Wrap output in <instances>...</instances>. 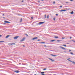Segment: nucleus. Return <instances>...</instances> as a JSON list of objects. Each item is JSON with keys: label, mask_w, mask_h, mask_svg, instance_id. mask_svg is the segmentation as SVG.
Listing matches in <instances>:
<instances>
[{"label": "nucleus", "mask_w": 75, "mask_h": 75, "mask_svg": "<svg viewBox=\"0 0 75 75\" xmlns=\"http://www.w3.org/2000/svg\"><path fill=\"white\" fill-rule=\"evenodd\" d=\"M45 23V22H40L39 23H37L36 24L37 25H38V24L39 25H41V24H43L44 23Z\"/></svg>", "instance_id": "1"}, {"label": "nucleus", "mask_w": 75, "mask_h": 75, "mask_svg": "<svg viewBox=\"0 0 75 75\" xmlns=\"http://www.w3.org/2000/svg\"><path fill=\"white\" fill-rule=\"evenodd\" d=\"M25 39V37H24L21 40H20L21 42H22V41H24V40Z\"/></svg>", "instance_id": "2"}, {"label": "nucleus", "mask_w": 75, "mask_h": 75, "mask_svg": "<svg viewBox=\"0 0 75 75\" xmlns=\"http://www.w3.org/2000/svg\"><path fill=\"white\" fill-rule=\"evenodd\" d=\"M8 45H15L16 43H9L8 44Z\"/></svg>", "instance_id": "3"}, {"label": "nucleus", "mask_w": 75, "mask_h": 75, "mask_svg": "<svg viewBox=\"0 0 75 75\" xmlns=\"http://www.w3.org/2000/svg\"><path fill=\"white\" fill-rule=\"evenodd\" d=\"M19 36H16L14 38V39H15V40H16V39H17V38H18Z\"/></svg>", "instance_id": "4"}, {"label": "nucleus", "mask_w": 75, "mask_h": 75, "mask_svg": "<svg viewBox=\"0 0 75 75\" xmlns=\"http://www.w3.org/2000/svg\"><path fill=\"white\" fill-rule=\"evenodd\" d=\"M6 23H10V22H8V21H4Z\"/></svg>", "instance_id": "5"}, {"label": "nucleus", "mask_w": 75, "mask_h": 75, "mask_svg": "<svg viewBox=\"0 0 75 75\" xmlns=\"http://www.w3.org/2000/svg\"><path fill=\"white\" fill-rule=\"evenodd\" d=\"M49 59H50V60L51 61H52V62H54V61H55L54 60H53L51 58H49Z\"/></svg>", "instance_id": "6"}, {"label": "nucleus", "mask_w": 75, "mask_h": 75, "mask_svg": "<svg viewBox=\"0 0 75 75\" xmlns=\"http://www.w3.org/2000/svg\"><path fill=\"white\" fill-rule=\"evenodd\" d=\"M60 47L61 48H62V50H66L65 49L64 47L62 46H60Z\"/></svg>", "instance_id": "7"}, {"label": "nucleus", "mask_w": 75, "mask_h": 75, "mask_svg": "<svg viewBox=\"0 0 75 75\" xmlns=\"http://www.w3.org/2000/svg\"><path fill=\"white\" fill-rule=\"evenodd\" d=\"M36 39H37V37L33 38L32 40H35Z\"/></svg>", "instance_id": "8"}, {"label": "nucleus", "mask_w": 75, "mask_h": 75, "mask_svg": "<svg viewBox=\"0 0 75 75\" xmlns=\"http://www.w3.org/2000/svg\"><path fill=\"white\" fill-rule=\"evenodd\" d=\"M67 10H62L60 11H67Z\"/></svg>", "instance_id": "9"}, {"label": "nucleus", "mask_w": 75, "mask_h": 75, "mask_svg": "<svg viewBox=\"0 0 75 75\" xmlns=\"http://www.w3.org/2000/svg\"><path fill=\"white\" fill-rule=\"evenodd\" d=\"M14 72H16V73H18V72H19V71L18 70V71H14Z\"/></svg>", "instance_id": "10"}, {"label": "nucleus", "mask_w": 75, "mask_h": 75, "mask_svg": "<svg viewBox=\"0 0 75 75\" xmlns=\"http://www.w3.org/2000/svg\"><path fill=\"white\" fill-rule=\"evenodd\" d=\"M51 55H52V56H53V57H56L57 56V55H54L53 54H51Z\"/></svg>", "instance_id": "11"}, {"label": "nucleus", "mask_w": 75, "mask_h": 75, "mask_svg": "<svg viewBox=\"0 0 75 75\" xmlns=\"http://www.w3.org/2000/svg\"><path fill=\"white\" fill-rule=\"evenodd\" d=\"M9 36H10L9 35H7L6 37V38H8L9 37Z\"/></svg>", "instance_id": "12"}, {"label": "nucleus", "mask_w": 75, "mask_h": 75, "mask_svg": "<svg viewBox=\"0 0 75 75\" xmlns=\"http://www.w3.org/2000/svg\"><path fill=\"white\" fill-rule=\"evenodd\" d=\"M70 13L71 14H74V12L73 11L72 12Z\"/></svg>", "instance_id": "13"}, {"label": "nucleus", "mask_w": 75, "mask_h": 75, "mask_svg": "<svg viewBox=\"0 0 75 75\" xmlns=\"http://www.w3.org/2000/svg\"><path fill=\"white\" fill-rule=\"evenodd\" d=\"M55 41V40H51V41L52 42H54V41Z\"/></svg>", "instance_id": "14"}, {"label": "nucleus", "mask_w": 75, "mask_h": 75, "mask_svg": "<svg viewBox=\"0 0 75 75\" xmlns=\"http://www.w3.org/2000/svg\"><path fill=\"white\" fill-rule=\"evenodd\" d=\"M57 41L58 42H60V41H62V40H57Z\"/></svg>", "instance_id": "15"}, {"label": "nucleus", "mask_w": 75, "mask_h": 75, "mask_svg": "<svg viewBox=\"0 0 75 75\" xmlns=\"http://www.w3.org/2000/svg\"><path fill=\"white\" fill-rule=\"evenodd\" d=\"M71 62H72V63H73V64H75V62H74V61H71Z\"/></svg>", "instance_id": "16"}, {"label": "nucleus", "mask_w": 75, "mask_h": 75, "mask_svg": "<svg viewBox=\"0 0 75 75\" xmlns=\"http://www.w3.org/2000/svg\"><path fill=\"white\" fill-rule=\"evenodd\" d=\"M40 43H41V44H42V43H43V44H45V42H40Z\"/></svg>", "instance_id": "17"}, {"label": "nucleus", "mask_w": 75, "mask_h": 75, "mask_svg": "<svg viewBox=\"0 0 75 75\" xmlns=\"http://www.w3.org/2000/svg\"><path fill=\"white\" fill-rule=\"evenodd\" d=\"M54 38H58V37L57 36H55V37Z\"/></svg>", "instance_id": "18"}, {"label": "nucleus", "mask_w": 75, "mask_h": 75, "mask_svg": "<svg viewBox=\"0 0 75 75\" xmlns=\"http://www.w3.org/2000/svg\"><path fill=\"white\" fill-rule=\"evenodd\" d=\"M23 20V19L22 18H21V21H20V22H22V21Z\"/></svg>", "instance_id": "19"}, {"label": "nucleus", "mask_w": 75, "mask_h": 75, "mask_svg": "<svg viewBox=\"0 0 75 75\" xmlns=\"http://www.w3.org/2000/svg\"><path fill=\"white\" fill-rule=\"evenodd\" d=\"M44 73H45V72H41V73H40V74H44Z\"/></svg>", "instance_id": "20"}, {"label": "nucleus", "mask_w": 75, "mask_h": 75, "mask_svg": "<svg viewBox=\"0 0 75 75\" xmlns=\"http://www.w3.org/2000/svg\"><path fill=\"white\" fill-rule=\"evenodd\" d=\"M47 17V15H45V18H46V17Z\"/></svg>", "instance_id": "21"}, {"label": "nucleus", "mask_w": 75, "mask_h": 75, "mask_svg": "<svg viewBox=\"0 0 75 75\" xmlns=\"http://www.w3.org/2000/svg\"><path fill=\"white\" fill-rule=\"evenodd\" d=\"M67 59V60H68V61H70V62H71V60H69V59Z\"/></svg>", "instance_id": "22"}, {"label": "nucleus", "mask_w": 75, "mask_h": 75, "mask_svg": "<svg viewBox=\"0 0 75 75\" xmlns=\"http://www.w3.org/2000/svg\"><path fill=\"white\" fill-rule=\"evenodd\" d=\"M47 70V69L46 68H45L43 69V70H44V71H45V70Z\"/></svg>", "instance_id": "23"}, {"label": "nucleus", "mask_w": 75, "mask_h": 75, "mask_svg": "<svg viewBox=\"0 0 75 75\" xmlns=\"http://www.w3.org/2000/svg\"><path fill=\"white\" fill-rule=\"evenodd\" d=\"M63 46H64V47H67V46L65 45H63Z\"/></svg>", "instance_id": "24"}, {"label": "nucleus", "mask_w": 75, "mask_h": 75, "mask_svg": "<svg viewBox=\"0 0 75 75\" xmlns=\"http://www.w3.org/2000/svg\"><path fill=\"white\" fill-rule=\"evenodd\" d=\"M71 55H74V54L72 52L71 53Z\"/></svg>", "instance_id": "25"}, {"label": "nucleus", "mask_w": 75, "mask_h": 75, "mask_svg": "<svg viewBox=\"0 0 75 75\" xmlns=\"http://www.w3.org/2000/svg\"><path fill=\"white\" fill-rule=\"evenodd\" d=\"M4 42V41H0V42Z\"/></svg>", "instance_id": "26"}, {"label": "nucleus", "mask_w": 75, "mask_h": 75, "mask_svg": "<svg viewBox=\"0 0 75 75\" xmlns=\"http://www.w3.org/2000/svg\"><path fill=\"white\" fill-rule=\"evenodd\" d=\"M49 18V15H47V18Z\"/></svg>", "instance_id": "27"}, {"label": "nucleus", "mask_w": 75, "mask_h": 75, "mask_svg": "<svg viewBox=\"0 0 75 75\" xmlns=\"http://www.w3.org/2000/svg\"><path fill=\"white\" fill-rule=\"evenodd\" d=\"M62 40H63V39H65V38H62Z\"/></svg>", "instance_id": "28"}, {"label": "nucleus", "mask_w": 75, "mask_h": 75, "mask_svg": "<svg viewBox=\"0 0 75 75\" xmlns=\"http://www.w3.org/2000/svg\"><path fill=\"white\" fill-rule=\"evenodd\" d=\"M56 16H58V14H56Z\"/></svg>", "instance_id": "29"}, {"label": "nucleus", "mask_w": 75, "mask_h": 75, "mask_svg": "<svg viewBox=\"0 0 75 75\" xmlns=\"http://www.w3.org/2000/svg\"><path fill=\"white\" fill-rule=\"evenodd\" d=\"M53 20H54V21H55V18H53Z\"/></svg>", "instance_id": "30"}, {"label": "nucleus", "mask_w": 75, "mask_h": 75, "mask_svg": "<svg viewBox=\"0 0 75 75\" xmlns=\"http://www.w3.org/2000/svg\"><path fill=\"white\" fill-rule=\"evenodd\" d=\"M62 7V6H60L59 7H60V8H61V7Z\"/></svg>", "instance_id": "31"}, {"label": "nucleus", "mask_w": 75, "mask_h": 75, "mask_svg": "<svg viewBox=\"0 0 75 75\" xmlns=\"http://www.w3.org/2000/svg\"><path fill=\"white\" fill-rule=\"evenodd\" d=\"M55 1L53 2V4H55Z\"/></svg>", "instance_id": "32"}, {"label": "nucleus", "mask_w": 75, "mask_h": 75, "mask_svg": "<svg viewBox=\"0 0 75 75\" xmlns=\"http://www.w3.org/2000/svg\"><path fill=\"white\" fill-rule=\"evenodd\" d=\"M25 35H26L27 36H28V35H27V34H26Z\"/></svg>", "instance_id": "33"}, {"label": "nucleus", "mask_w": 75, "mask_h": 75, "mask_svg": "<svg viewBox=\"0 0 75 75\" xmlns=\"http://www.w3.org/2000/svg\"><path fill=\"white\" fill-rule=\"evenodd\" d=\"M31 19H33V17H31Z\"/></svg>", "instance_id": "34"}, {"label": "nucleus", "mask_w": 75, "mask_h": 75, "mask_svg": "<svg viewBox=\"0 0 75 75\" xmlns=\"http://www.w3.org/2000/svg\"><path fill=\"white\" fill-rule=\"evenodd\" d=\"M1 36H2V35H0V37H1Z\"/></svg>", "instance_id": "35"}, {"label": "nucleus", "mask_w": 75, "mask_h": 75, "mask_svg": "<svg viewBox=\"0 0 75 75\" xmlns=\"http://www.w3.org/2000/svg\"><path fill=\"white\" fill-rule=\"evenodd\" d=\"M70 39H71V38H72V37H70Z\"/></svg>", "instance_id": "36"}, {"label": "nucleus", "mask_w": 75, "mask_h": 75, "mask_svg": "<svg viewBox=\"0 0 75 75\" xmlns=\"http://www.w3.org/2000/svg\"><path fill=\"white\" fill-rule=\"evenodd\" d=\"M41 75H45V74H42Z\"/></svg>", "instance_id": "37"}, {"label": "nucleus", "mask_w": 75, "mask_h": 75, "mask_svg": "<svg viewBox=\"0 0 75 75\" xmlns=\"http://www.w3.org/2000/svg\"><path fill=\"white\" fill-rule=\"evenodd\" d=\"M40 40H40L39 39L38 40V41H40Z\"/></svg>", "instance_id": "38"}, {"label": "nucleus", "mask_w": 75, "mask_h": 75, "mask_svg": "<svg viewBox=\"0 0 75 75\" xmlns=\"http://www.w3.org/2000/svg\"><path fill=\"white\" fill-rule=\"evenodd\" d=\"M70 1H73V0H70Z\"/></svg>", "instance_id": "39"}, {"label": "nucleus", "mask_w": 75, "mask_h": 75, "mask_svg": "<svg viewBox=\"0 0 75 75\" xmlns=\"http://www.w3.org/2000/svg\"><path fill=\"white\" fill-rule=\"evenodd\" d=\"M70 51H71V50H69V52H70Z\"/></svg>", "instance_id": "40"}, {"label": "nucleus", "mask_w": 75, "mask_h": 75, "mask_svg": "<svg viewBox=\"0 0 75 75\" xmlns=\"http://www.w3.org/2000/svg\"><path fill=\"white\" fill-rule=\"evenodd\" d=\"M23 47H25V46L23 45Z\"/></svg>", "instance_id": "41"}, {"label": "nucleus", "mask_w": 75, "mask_h": 75, "mask_svg": "<svg viewBox=\"0 0 75 75\" xmlns=\"http://www.w3.org/2000/svg\"><path fill=\"white\" fill-rule=\"evenodd\" d=\"M45 47H46V45H45Z\"/></svg>", "instance_id": "42"}, {"label": "nucleus", "mask_w": 75, "mask_h": 75, "mask_svg": "<svg viewBox=\"0 0 75 75\" xmlns=\"http://www.w3.org/2000/svg\"><path fill=\"white\" fill-rule=\"evenodd\" d=\"M23 1H22V2H23Z\"/></svg>", "instance_id": "43"}, {"label": "nucleus", "mask_w": 75, "mask_h": 75, "mask_svg": "<svg viewBox=\"0 0 75 75\" xmlns=\"http://www.w3.org/2000/svg\"><path fill=\"white\" fill-rule=\"evenodd\" d=\"M68 3V2H66V3Z\"/></svg>", "instance_id": "44"}, {"label": "nucleus", "mask_w": 75, "mask_h": 75, "mask_svg": "<svg viewBox=\"0 0 75 75\" xmlns=\"http://www.w3.org/2000/svg\"><path fill=\"white\" fill-rule=\"evenodd\" d=\"M3 16H4V14H3Z\"/></svg>", "instance_id": "45"}, {"label": "nucleus", "mask_w": 75, "mask_h": 75, "mask_svg": "<svg viewBox=\"0 0 75 75\" xmlns=\"http://www.w3.org/2000/svg\"><path fill=\"white\" fill-rule=\"evenodd\" d=\"M44 0H42V1H44Z\"/></svg>", "instance_id": "46"}, {"label": "nucleus", "mask_w": 75, "mask_h": 75, "mask_svg": "<svg viewBox=\"0 0 75 75\" xmlns=\"http://www.w3.org/2000/svg\"><path fill=\"white\" fill-rule=\"evenodd\" d=\"M71 41H74V40H71Z\"/></svg>", "instance_id": "47"}, {"label": "nucleus", "mask_w": 75, "mask_h": 75, "mask_svg": "<svg viewBox=\"0 0 75 75\" xmlns=\"http://www.w3.org/2000/svg\"><path fill=\"white\" fill-rule=\"evenodd\" d=\"M74 42H75V41H74Z\"/></svg>", "instance_id": "48"}, {"label": "nucleus", "mask_w": 75, "mask_h": 75, "mask_svg": "<svg viewBox=\"0 0 75 75\" xmlns=\"http://www.w3.org/2000/svg\"><path fill=\"white\" fill-rule=\"evenodd\" d=\"M34 75H37L36 74H35Z\"/></svg>", "instance_id": "49"}, {"label": "nucleus", "mask_w": 75, "mask_h": 75, "mask_svg": "<svg viewBox=\"0 0 75 75\" xmlns=\"http://www.w3.org/2000/svg\"><path fill=\"white\" fill-rule=\"evenodd\" d=\"M67 44H69V43H67Z\"/></svg>", "instance_id": "50"}, {"label": "nucleus", "mask_w": 75, "mask_h": 75, "mask_svg": "<svg viewBox=\"0 0 75 75\" xmlns=\"http://www.w3.org/2000/svg\"><path fill=\"white\" fill-rule=\"evenodd\" d=\"M64 52H66V51H64Z\"/></svg>", "instance_id": "51"}, {"label": "nucleus", "mask_w": 75, "mask_h": 75, "mask_svg": "<svg viewBox=\"0 0 75 75\" xmlns=\"http://www.w3.org/2000/svg\"><path fill=\"white\" fill-rule=\"evenodd\" d=\"M69 59H70V58H69Z\"/></svg>", "instance_id": "52"}, {"label": "nucleus", "mask_w": 75, "mask_h": 75, "mask_svg": "<svg viewBox=\"0 0 75 75\" xmlns=\"http://www.w3.org/2000/svg\"><path fill=\"white\" fill-rule=\"evenodd\" d=\"M3 18H4V17H3Z\"/></svg>", "instance_id": "53"}]
</instances>
